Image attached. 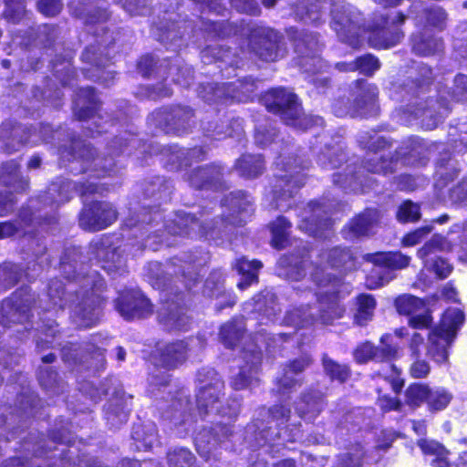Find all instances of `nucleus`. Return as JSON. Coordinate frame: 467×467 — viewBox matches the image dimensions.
Returning a JSON list of instances; mask_svg holds the SVG:
<instances>
[{
  "instance_id": "6e6d98bb",
  "label": "nucleus",
  "mask_w": 467,
  "mask_h": 467,
  "mask_svg": "<svg viewBox=\"0 0 467 467\" xmlns=\"http://www.w3.org/2000/svg\"><path fill=\"white\" fill-rule=\"evenodd\" d=\"M452 399L451 393L443 388L431 389L427 405L431 411L444 410Z\"/></svg>"
},
{
  "instance_id": "9d476101",
  "label": "nucleus",
  "mask_w": 467,
  "mask_h": 467,
  "mask_svg": "<svg viewBox=\"0 0 467 467\" xmlns=\"http://www.w3.org/2000/svg\"><path fill=\"white\" fill-rule=\"evenodd\" d=\"M218 221L211 223H200L194 216L184 212H178L175 218L170 220L165 230L171 235H192L198 229V235L207 239H215L221 232H225L227 225L223 226V230L217 226Z\"/></svg>"
},
{
  "instance_id": "bb28decb",
  "label": "nucleus",
  "mask_w": 467,
  "mask_h": 467,
  "mask_svg": "<svg viewBox=\"0 0 467 467\" xmlns=\"http://www.w3.org/2000/svg\"><path fill=\"white\" fill-rule=\"evenodd\" d=\"M388 19L380 18V22L368 28V42L375 48H389L395 46L403 37V33L397 27L388 26Z\"/></svg>"
},
{
  "instance_id": "f257e3e1",
  "label": "nucleus",
  "mask_w": 467,
  "mask_h": 467,
  "mask_svg": "<svg viewBox=\"0 0 467 467\" xmlns=\"http://www.w3.org/2000/svg\"><path fill=\"white\" fill-rule=\"evenodd\" d=\"M79 248L66 250L60 262V271L68 280L67 285L58 279H53L48 285V297L52 306L47 310L67 306L73 322L80 327H90L98 323L100 314L104 281L96 270H88L80 261Z\"/></svg>"
},
{
  "instance_id": "338daca9",
  "label": "nucleus",
  "mask_w": 467,
  "mask_h": 467,
  "mask_svg": "<svg viewBox=\"0 0 467 467\" xmlns=\"http://www.w3.org/2000/svg\"><path fill=\"white\" fill-rule=\"evenodd\" d=\"M397 219L400 223H413L420 218V206L410 200L403 202L398 211Z\"/></svg>"
},
{
  "instance_id": "052dcab7",
  "label": "nucleus",
  "mask_w": 467,
  "mask_h": 467,
  "mask_svg": "<svg viewBox=\"0 0 467 467\" xmlns=\"http://www.w3.org/2000/svg\"><path fill=\"white\" fill-rule=\"evenodd\" d=\"M195 457L185 448L174 449L168 453L170 467H194Z\"/></svg>"
},
{
  "instance_id": "a211bd4d",
  "label": "nucleus",
  "mask_w": 467,
  "mask_h": 467,
  "mask_svg": "<svg viewBox=\"0 0 467 467\" xmlns=\"http://www.w3.org/2000/svg\"><path fill=\"white\" fill-rule=\"evenodd\" d=\"M78 148V152L73 154L75 161L80 162L83 165V172L90 171L94 173L95 177L111 176L114 171V161L112 158H102L95 156L96 150L88 144L79 143L74 145V149Z\"/></svg>"
},
{
  "instance_id": "13d9d810",
  "label": "nucleus",
  "mask_w": 467,
  "mask_h": 467,
  "mask_svg": "<svg viewBox=\"0 0 467 467\" xmlns=\"http://www.w3.org/2000/svg\"><path fill=\"white\" fill-rule=\"evenodd\" d=\"M192 117V112L189 108L177 107L172 109L169 124L177 132H184L189 127V122Z\"/></svg>"
},
{
  "instance_id": "aec40b11",
  "label": "nucleus",
  "mask_w": 467,
  "mask_h": 467,
  "mask_svg": "<svg viewBox=\"0 0 467 467\" xmlns=\"http://www.w3.org/2000/svg\"><path fill=\"white\" fill-rule=\"evenodd\" d=\"M26 292H16L5 299L0 306V324L23 323L29 318L30 298Z\"/></svg>"
},
{
  "instance_id": "ea45409f",
  "label": "nucleus",
  "mask_w": 467,
  "mask_h": 467,
  "mask_svg": "<svg viewBox=\"0 0 467 467\" xmlns=\"http://www.w3.org/2000/svg\"><path fill=\"white\" fill-rule=\"evenodd\" d=\"M84 5L80 16L87 24L102 23L109 16L105 0H85Z\"/></svg>"
},
{
  "instance_id": "6ab92c4d",
  "label": "nucleus",
  "mask_w": 467,
  "mask_h": 467,
  "mask_svg": "<svg viewBox=\"0 0 467 467\" xmlns=\"http://www.w3.org/2000/svg\"><path fill=\"white\" fill-rule=\"evenodd\" d=\"M116 309L127 320L146 317L153 311L152 305L140 290L122 293L116 301Z\"/></svg>"
},
{
  "instance_id": "e433bc0d",
  "label": "nucleus",
  "mask_w": 467,
  "mask_h": 467,
  "mask_svg": "<svg viewBox=\"0 0 467 467\" xmlns=\"http://www.w3.org/2000/svg\"><path fill=\"white\" fill-rule=\"evenodd\" d=\"M412 51L419 56H432L442 50V41L432 35L420 33L411 38Z\"/></svg>"
},
{
  "instance_id": "79ce46f5",
  "label": "nucleus",
  "mask_w": 467,
  "mask_h": 467,
  "mask_svg": "<svg viewBox=\"0 0 467 467\" xmlns=\"http://www.w3.org/2000/svg\"><path fill=\"white\" fill-rule=\"evenodd\" d=\"M263 266L260 261H249L245 257H242L236 261L235 268L238 273L243 275L242 280L238 283L237 286L244 290L251 284L257 282V272Z\"/></svg>"
},
{
  "instance_id": "774afa93",
  "label": "nucleus",
  "mask_w": 467,
  "mask_h": 467,
  "mask_svg": "<svg viewBox=\"0 0 467 467\" xmlns=\"http://www.w3.org/2000/svg\"><path fill=\"white\" fill-rule=\"evenodd\" d=\"M296 16L302 20L317 23L321 19V6L316 1L307 5L301 3L296 8Z\"/></svg>"
},
{
  "instance_id": "4be33fe9",
  "label": "nucleus",
  "mask_w": 467,
  "mask_h": 467,
  "mask_svg": "<svg viewBox=\"0 0 467 467\" xmlns=\"http://www.w3.org/2000/svg\"><path fill=\"white\" fill-rule=\"evenodd\" d=\"M303 184V177L299 171L295 174L290 171L289 174L278 175L273 189L275 208L280 210L290 208V198Z\"/></svg>"
},
{
  "instance_id": "cd10ccee",
  "label": "nucleus",
  "mask_w": 467,
  "mask_h": 467,
  "mask_svg": "<svg viewBox=\"0 0 467 467\" xmlns=\"http://www.w3.org/2000/svg\"><path fill=\"white\" fill-rule=\"evenodd\" d=\"M230 433L226 425L218 424L213 429H203L200 431L195 437V446L198 453L209 459L212 452L217 448Z\"/></svg>"
},
{
  "instance_id": "f3484780",
  "label": "nucleus",
  "mask_w": 467,
  "mask_h": 467,
  "mask_svg": "<svg viewBox=\"0 0 467 467\" xmlns=\"http://www.w3.org/2000/svg\"><path fill=\"white\" fill-rule=\"evenodd\" d=\"M408 111L417 119H421L422 125L427 130H432L446 117L450 111V101L441 97V99H430L410 105Z\"/></svg>"
},
{
  "instance_id": "09e8293b",
  "label": "nucleus",
  "mask_w": 467,
  "mask_h": 467,
  "mask_svg": "<svg viewBox=\"0 0 467 467\" xmlns=\"http://www.w3.org/2000/svg\"><path fill=\"white\" fill-rule=\"evenodd\" d=\"M291 226V223L288 222L284 216H279L275 222L272 223V245L275 248L283 249L285 247L288 241Z\"/></svg>"
},
{
  "instance_id": "4c0bfd02",
  "label": "nucleus",
  "mask_w": 467,
  "mask_h": 467,
  "mask_svg": "<svg viewBox=\"0 0 467 467\" xmlns=\"http://www.w3.org/2000/svg\"><path fill=\"white\" fill-rule=\"evenodd\" d=\"M378 221L379 212L374 209H368L351 221L348 226L349 234L352 237L368 235Z\"/></svg>"
},
{
  "instance_id": "680f3d73",
  "label": "nucleus",
  "mask_w": 467,
  "mask_h": 467,
  "mask_svg": "<svg viewBox=\"0 0 467 467\" xmlns=\"http://www.w3.org/2000/svg\"><path fill=\"white\" fill-rule=\"evenodd\" d=\"M81 99H87V103L88 104L86 108L81 107L78 111H76V115L79 119H88L93 116L94 111L97 109L98 99L92 88H87L80 90L79 93V100Z\"/></svg>"
},
{
  "instance_id": "4d7b16f0",
  "label": "nucleus",
  "mask_w": 467,
  "mask_h": 467,
  "mask_svg": "<svg viewBox=\"0 0 467 467\" xmlns=\"http://www.w3.org/2000/svg\"><path fill=\"white\" fill-rule=\"evenodd\" d=\"M333 182L344 189L358 191L363 186L361 176L354 175L353 169L350 166L346 168L345 173L337 172L333 175Z\"/></svg>"
},
{
  "instance_id": "72a5a7b5",
  "label": "nucleus",
  "mask_w": 467,
  "mask_h": 467,
  "mask_svg": "<svg viewBox=\"0 0 467 467\" xmlns=\"http://www.w3.org/2000/svg\"><path fill=\"white\" fill-rule=\"evenodd\" d=\"M233 213L227 221L230 224H242L252 213V202L244 192H238L232 194L230 199H226Z\"/></svg>"
},
{
  "instance_id": "c03bdc74",
  "label": "nucleus",
  "mask_w": 467,
  "mask_h": 467,
  "mask_svg": "<svg viewBox=\"0 0 467 467\" xmlns=\"http://www.w3.org/2000/svg\"><path fill=\"white\" fill-rule=\"evenodd\" d=\"M244 332V320L237 318L221 327L220 337L226 348H234L243 337Z\"/></svg>"
},
{
  "instance_id": "7c9ffc66",
  "label": "nucleus",
  "mask_w": 467,
  "mask_h": 467,
  "mask_svg": "<svg viewBox=\"0 0 467 467\" xmlns=\"http://www.w3.org/2000/svg\"><path fill=\"white\" fill-rule=\"evenodd\" d=\"M462 171L461 163L451 158V155L441 157L436 166L435 171V189L443 190L450 182L460 176Z\"/></svg>"
},
{
  "instance_id": "20e7f679",
  "label": "nucleus",
  "mask_w": 467,
  "mask_h": 467,
  "mask_svg": "<svg viewBox=\"0 0 467 467\" xmlns=\"http://www.w3.org/2000/svg\"><path fill=\"white\" fill-rule=\"evenodd\" d=\"M263 101L267 110L280 115L286 125L306 130L315 124L323 123L321 118L302 115L296 96L284 88L269 90L264 96Z\"/></svg>"
},
{
  "instance_id": "de8ad7c7",
  "label": "nucleus",
  "mask_w": 467,
  "mask_h": 467,
  "mask_svg": "<svg viewBox=\"0 0 467 467\" xmlns=\"http://www.w3.org/2000/svg\"><path fill=\"white\" fill-rule=\"evenodd\" d=\"M451 244L441 234H433L431 238L427 241L424 245L417 252V255L423 262L430 260L428 257L437 252L451 251Z\"/></svg>"
},
{
  "instance_id": "3c124183",
  "label": "nucleus",
  "mask_w": 467,
  "mask_h": 467,
  "mask_svg": "<svg viewBox=\"0 0 467 467\" xmlns=\"http://www.w3.org/2000/svg\"><path fill=\"white\" fill-rule=\"evenodd\" d=\"M322 365L325 373L331 379L343 383L350 377V369L347 365L337 363L327 354L322 357Z\"/></svg>"
},
{
  "instance_id": "2f4dec72",
  "label": "nucleus",
  "mask_w": 467,
  "mask_h": 467,
  "mask_svg": "<svg viewBox=\"0 0 467 467\" xmlns=\"http://www.w3.org/2000/svg\"><path fill=\"white\" fill-rule=\"evenodd\" d=\"M160 322L169 330H183L189 325V318L177 304L166 303L159 310Z\"/></svg>"
},
{
  "instance_id": "412c9836",
  "label": "nucleus",
  "mask_w": 467,
  "mask_h": 467,
  "mask_svg": "<svg viewBox=\"0 0 467 467\" xmlns=\"http://www.w3.org/2000/svg\"><path fill=\"white\" fill-rule=\"evenodd\" d=\"M194 347H201L198 339L176 341L159 349L158 365L173 369L182 365L191 355Z\"/></svg>"
},
{
  "instance_id": "c756f323",
  "label": "nucleus",
  "mask_w": 467,
  "mask_h": 467,
  "mask_svg": "<svg viewBox=\"0 0 467 467\" xmlns=\"http://www.w3.org/2000/svg\"><path fill=\"white\" fill-rule=\"evenodd\" d=\"M245 352L244 359L246 365L242 367L239 373L233 379L232 385L235 389H244L256 380L258 366L262 360V352L260 349L254 348Z\"/></svg>"
},
{
  "instance_id": "9b49d317",
  "label": "nucleus",
  "mask_w": 467,
  "mask_h": 467,
  "mask_svg": "<svg viewBox=\"0 0 467 467\" xmlns=\"http://www.w3.org/2000/svg\"><path fill=\"white\" fill-rule=\"evenodd\" d=\"M250 46L253 52L265 61H275L285 53L282 36L271 28H256L252 33Z\"/></svg>"
},
{
  "instance_id": "0eeeda50",
  "label": "nucleus",
  "mask_w": 467,
  "mask_h": 467,
  "mask_svg": "<svg viewBox=\"0 0 467 467\" xmlns=\"http://www.w3.org/2000/svg\"><path fill=\"white\" fill-rule=\"evenodd\" d=\"M331 27L338 39L352 47L360 44L365 29L362 16L357 8L347 3H336L331 9Z\"/></svg>"
},
{
  "instance_id": "49530a36",
  "label": "nucleus",
  "mask_w": 467,
  "mask_h": 467,
  "mask_svg": "<svg viewBox=\"0 0 467 467\" xmlns=\"http://www.w3.org/2000/svg\"><path fill=\"white\" fill-rule=\"evenodd\" d=\"M358 309L354 316L355 323L365 326L372 319L376 300L371 295H359L357 297Z\"/></svg>"
},
{
  "instance_id": "ddd939ff",
  "label": "nucleus",
  "mask_w": 467,
  "mask_h": 467,
  "mask_svg": "<svg viewBox=\"0 0 467 467\" xmlns=\"http://www.w3.org/2000/svg\"><path fill=\"white\" fill-rule=\"evenodd\" d=\"M105 188L93 182H75L69 180H62L59 182H54L48 188V192L41 196V202L45 203H59L68 201L74 192H78L80 196L91 193H103Z\"/></svg>"
},
{
  "instance_id": "423d86ee",
  "label": "nucleus",
  "mask_w": 467,
  "mask_h": 467,
  "mask_svg": "<svg viewBox=\"0 0 467 467\" xmlns=\"http://www.w3.org/2000/svg\"><path fill=\"white\" fill-rule=\"evenodd\" d=\"M463 319L462 311L458 309L447 311L439 325L429 333L427 355L435 362L444 363L448 360V348L455 338Z\"/></svg>"
},
{
  "instance_id": "7ed1b4c3",
  "label": "nucleus",
  "mask_w": 467,
  "mask_h": 467,
  "mask_svg": "<svg viewBox=\"0 0 467 467\" xmlns=\"http://www.w3.org/2000/svg\"><path fill=\"white\" fill-rule=\"evenodd\" d=\"M200 387L196 395L197 409L201 417L211 414L235 417L240 410L236 399L226 407L222 405L224 384L218 374L212 368H202L198 372Z\"/></svg>"
},
{
  "instance_id": "39448f33",
  "label": "nucleus",
  "mask_w": 467,
  "mask_h": 467,
  "mask_svg": "<svg viewBox=\"0 0 467 467\" xmlns=\"http://www.w3.org/2000/svg\"><path fill=\"white\" fill-rule=\"evenodd\" d=\"M201 264H196L190 256L174 257L166 265L150 262L147 266V278L152 287L163 289L172 275H181L189 289L198 279Z\"/></svg>"
},
{
  "instance_id": "8fccbe9b",
  "label": "nucleus",
  "mask_w": 467,
  "mask_h": 467,
  "mask_svg": "<svg viewBox=\"0 0 467 467\" xmlns=\"http://www.w3.org/2000/svg\"><path fill=\"white\" fill-rule=\"evenodd\" d=\"M346 154L344 153L341 145L337 144L332 147H326L318 157V163L324 168H337L341 165L345 161Z\"/></svg>"
},
{
  "instance_id": "a19ab883",
  "label": "nucleus",
  "mask_w": 467,
  "mask_h": 467,
  "mask_svg": "<svg viewBox=\"0 0 467 467\" xmlns=\"http://www.w3.org/2000/svg\"><path fill=\"white\" fill-rule=\"evenodd\" d=\"M18 167L15 161L3 163L0 167V181L7 186H13L16 191L24 192L28 187V181L19 176Z\"/></svg>"
},
{
  "instance_id": "c85d7f7f",
  "label": "nucleus",
  "mask_w": 467,
  "mask_h": 467,
  "mask_svg": "<svg viewBox=\"0 0 467 467\" xmlns=\"http://www.w3.org/2000/svg\"><path fill=\"white\" fill-rule=\"evenodd\" d=\"M89 260L104 262L107 265L101 267L108 272L119 268L122 260L118 249L109 245L108 238L93 241L89 246Z\"/></svg>"
},
{
  "instance_id": "603ef678",
  "label": "nucleus",
  "mask_w": 467,
  "mask_h": 467,
  "mask_svg": "<svg viewBox=\"0 0 467 467\" xmlns=\"http://www.w3.org/2000/svg\"><path fill=\"white\" fill-rule=\"evenodd\" d=\"M431 391L428 385L414 383L410 385L405 391V401L410 407H419L427 400Z\"/></svg>"
},
{
  "instance_id": "c9c22d12",
  "label": "nucleus",
  "mask_w": 467,
  "mask_h": 467,
  "mask_svg": "<svg viewBox=\"0 0 467 467\" xmlns=\"http://www.w3.org/2000/svg\"><path fill=\"white\" fill-rule=\"evenodd\" d=\"M279 265L284 268V275L288 279L298 281L306 275V267L308 264L307 254H290L279 259Z\"/></svg>"
},
{
  "instance_id": "473e14b6",
  "label": "nucleus",
  "mask_w": 467,
  "mask_h": 467,
  "mask_svg": "<svg viewBox=\"0 0 467 467\" xmlns=\"http://www.w3.org/2000/svg\"><path fill=\"white\" fill-rule=\"evenodd\" d=\"M246 309L251 307L252 312H258L272 320L281 309L276 302L275 295L271 291H264L255 296L251 302L245 304Z\"/></svg>"
},
{
  "instance_id": "f704fd0d",
  "label": "nucleus",
  "mask_w": 467,
  "mask_h": 467,
  "mask_svg": "<svg viewBox=\"0 0 467 467\" xmlns=\"http://www.w3.org/2000/svg\"><path fill=\"white\" fill-rule=\"evenodd\" d=\"M222 176L221 169L217 166H206L194 169L188 174L190 184L197 189L207 186L217 187Z\"/></svg>"
},
{
  "instance_id": "f8f14e48",
  "label": "nucleus",
  "mask_w": 467,
  "mask_h": 467,
  "mask_svg": "<svg viewBox=\"0 0 467 467\" xmlns=\"http://www.w3.org/2000/svg\"><path fill=\"white\" fill-rule=\"evenodd\" d=\"M291 36L296 53L300 57L299 67L306 72L315 73L322 68L318 52L321 45L316 35L306 31L294 32Z\"/></svg>"
},
{
  "instance_id": "5fc2aeb1",
  "label": "nucleus",
  "mask_w": 467,
  "mask_h": 467,
  "mask_svg": "<svg viewBox=\"0 0 467 467\" xmlns=\"http://www.w3.org/2000/svg\"><path fill=\"white\" fill-rule=\"evenodd\" d=\"M129 414L130 409L117 400L115 403L109 405L106 411V419L111 428H119L120 425L127 422Z\"/></svg>"
},
{
  "instance_id": "393cba45",
  "label": "nucleus",
  "mask_w": 467,
  "mask_h": 467,
  "mask_svg": "<svg viewBox=\"0 0 467 467\" xmlns=\"http://www.w3.org/2000/svg\"><path fill=\"white\" fill-rule=\"evenodd\" d=\"M378 88L364 81L358 82L357 95L350 114L353 116H373L378 113Z\"/></svg>"
},
{
  "instance_id": "58836bf2",
  "label": "nucleus",
  "mask_w": 467,
  "mask_h": 467,
  "mask_svg": "<svg viewBox=\"0 0 467 467\" xmlns=\"http://www.w3.org/2000/svg\"><path fill=\"white\" fill-rule=\"evenodd\" d=\"M235 169L240 176L252 179L263 173L265 163L260 155H243L236 162Z\"/></svg>"
},
{
  "instance_id": "4468645a",
  "label": "nucleus",
  "mask_w": 467,
  "mask_h": 467,
  "mask_svg": "<svg viewBox=\"0 0 467 467\" xmlns=\"http://www.w3.org/2000/svg\"><path fill=\"white\" fill-rule=\"evenodd\" d=\"M359 143L369 151L364 161V170L372 173L383 174L394 171L398 161H394L392 159H387L384 154H378V150L385 149L388 145V141L384 138L377 135L368 138L366 134L360 136Z\"/></svg>"
},
{
  "instance_id": "f03ea898",
  "label": "nucleus",
  "mask_w": 467,
  "mask_h": 467,
  "mask_svg": "<svg viewBox=\"0 0 467 467\" xmlns=\"http://www.w3.org/2000/svg\"><path fill=\"white\" fill-rule=\"evenodd\" d=\"M353 255L348 248L334 247L323 251L319 260L315 263L311 278L317 285L316 305L314 306H300L286 312L284 324L297 329L320 320L328 324L342 317L344 308L339 304V297L344 286L340 278L331 273H326L322 265L326 262L333 268L352 267Z\"/></svg>"
},
{
  "instance_id": "69168bd1",
  "label": "nucleus",
  "mask_w": 467,
  "mask_h": 467,
  "mask_svg": "<svg viewBox=\"0 0 467 467\" xmlns=\"http://www.w3.org/2000/svg\"><path fill=\"white\" fill-rule=\"evenodd\" d=\"M390 335H384L380 338V345L377 348V361H389L398 356L399 348L392 344Z\"/></svg>"
},
{
  "instance_id": "2eb2a0df",
  "label": "nucleus",
  "mask_w": 467,
  "mask_h": 467,
  "mask_svg": "<svg viewBox=\"0 0 467 467\" xmlns=\"http://www.w3.org/2000/svg\"><path fill=\"white\" fill-rule=\"evenodd\" d=\"M176 16L177 15L173 13L166 14L156 26L158 40L173 51L184 46V38L189 36V29H192V23L189 21L175 22Z\"/></svg>"
},
{
  "instance_id": "e2e57ef3",
  "label": "nucleus",
  "mask_w": 467,
  "mask_h": 467,
  "mask_svg": "<svg viewBox=\"0 0 467 467\" xmlns=\"http://www.w3.org/2000/svg\"><path fill=\"white\" fill-rule=\"evenodd\" d=\"M364 451L360 444H356L346 453L339 456L335 467H360Z\"/></svg>"
},
{
  "instance_id": "a18cd8bd",
  "label": "nucleus",
  "mask_w": 467,
  "mask_h": 467,
  "mask_svg": "<svg viewBox=\"0 0 467 467\" xmlns=\"http://www.w3.org/2000/svg\"><path fill=\"white\" fill-rule=\"evenodd\" d=\"M37 200H30L29 201V206L28 210H24L20 213V220L21 223H14L11 222H5L0 223V238H6L14 235L16 233H17L20 229H23L22 223L25 225L30 224L35 219L34 213L32 212L33 209H39L36 207V202Z\"/></svg>"
},
{
  "instance_id": "37998d69",
  "label": "nucleus",
  "mask_w": 467,
  "mask_h": 467,
  "mask_svg": "<svg viewBox=\"0 0 467 467\" xmlns=\"http://www.w3.org/2000/svg\"><path fill=\"white\" fill-rule=\"evenodd\" d=\"M190 400L186 394L180 392L179 396L172 400L171 404L162 413V417L173 420L175 424L185 423L187 420L186 410L189 409Z\"/></svg>"
},
{
  "instance_id": "b1692460",
  "label": "nucleus",
  "mask_w": 467,
  "mask_h": 467,
  "mask_svg": "<svg viewBox=\"0 0 467 467\" xmlns=\"http://www.w3.org/2000/svg\"><path fill=\"white\" fill-rule=\"evenodd\" d=\"M312 358L308 355L301 356L290 360L283 368L282 377L276 379L277 391L285 394L301 385V379L296 378L312 364Z\"/></svg>"
},
{
  "instance_id": "bf43d9fd",
  "label": "nucleus",
  "mask_w": 467,
  "mask_h": 467,
  "mask_svg": "<svg viewBox=\"0 0 467 467\" xmlns=\"http://www.w3.org/2000/svg\"><path fill=\"white\" fill-rule=\"evenodd\" d=\"M397 310L400 314L412 316L424 308V303L421 299L412 296H402L396 299Z\"/></svg>"
},
{
  "instance_id": "a878e982",
  "label": "nucleus",
  "mask_w": 467,
  "mask_h": 467,
  "mask_svg": "<svg viewBox=\"0 0 467 467\" xmlns=\"http://www.w3.org/2000/svg\"><path fill=\"white\" fill-rule=\"evenodd\" d=\"M242 89V92L251 91V89L244 88L241 80L227 84H214L207 83L202 84L198 88L199 96L208 103L217 102L223 99H239L237 91Z\"/></svg>"
},
{
  "instance_id": "5701e85b",
  "label": "nucleus",
  "mask_w": 467,
  "mask_h": 467,
  "mask_svg": "<svg viewBox=\"0 0 467 467\" xmlns=\"http://www.w3.org/2000/svg\"><path fill=\"white\" fill-rule=\"evenodd\" d=\"M327 214L324 205L317 202H310L305 209L299 228L315 237H324L325 230L330 228L331 220L325 216Z\"/></svg>"
},
{
  "instance_id": "6e6552de",
  "label": "nucleus",
  "mask_w": 467,
  "mask_h": 467,
  "mask_svg": "<svg viewBox=\"0 0 467 467\" xmlns=\"http://www.w3.org/2000/svg\"><path fill=\"white\" fill-rule=\"evenodd\" d=\"M368 261L373 266L366 278V285L369 289H377L391 281L395 275L393 271L406 268L410 257L400 252H383L368 254Z\"/></svg>"
},
{
  "instance_id": "864d4df0",
  "label": "nucleus",
  "mask_w": 467,
  "mask_h": 467,
  "mask_svg": "<svg viewBox=\"0 0 467 467\" xmlns=\"http://www.w3.org/2000/svg\"><path fill=\"white\" fill-rule=\"evenodd\" d=\"M302 403L306 405V410L300 404L296 407V410L301 418L307 417V419L311 420L323 409V399L319 393L305 395L302 399Z\"/></svg>"
},
{
  "instance_id": "0e129e2a",
  "label": "nucleus",
  "mask_w": 467,
  "mask_h": 467,
  "mask_svg": "<svg viewBox=\"0 0 467 467\" xmlns=\"http://www.w3.org/2000/svg\"><path fill=\"white\" fill-rule=\"evenodd\" d=\"M22 273L16 265L7 263L0 266V287L9 288L21 278Z\"/></svg>"
},
{
  "instance_id": "dca6fc26",
  "label": "nucleus",
  "mask_w": 467,
  "mask_h": 467,
  "mask_svg": "<svg viewBox=\"0 0 467 467\" xmlns=\"http://www.w3.org/2000/svg\"><path fill=\"white\" fill-rule=\"evenodd\" d=\"M117 219V212L110 203L95 202L86 205L79 215V225L84 230L99 231Z\"/></svg>"
},
{
  "instance_id": "1a4fd4ad",
  "label": "nucleus",
  "mask_w": 467,
  "mask_h": 467,
  "mask_svg": "<svg viewBox=\"0 0 467 467\" xmlns=\"http://www.w3.org/2000/svg\"><path fill=\"white\" fill-rule=\"evenodd\" d=\"M268 423L275 422V426H269L266 429H263L259 432L260 440H258V445L265 443H274L275 441H291L294 442L301 438L299 427L294 426L292 429H288L286 426L280 428L281 425L285 424L291 414L289 408L284 405H275L268 410Z\"/></svg>"
}]
</instances>
